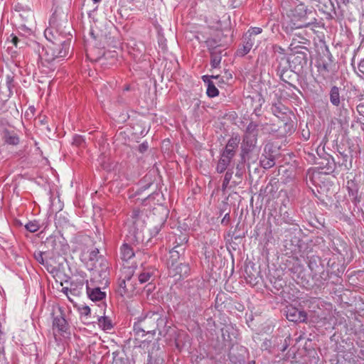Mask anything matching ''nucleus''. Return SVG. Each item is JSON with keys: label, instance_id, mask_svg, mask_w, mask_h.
I'll list each match as a JSON object with an SVG mask.
<instances>
[{"label": "nucleus", "instance_id": "nucleus-1", "mask_svg": "<svg viewBox=\"0 0 364 364\" xmlns=\"http://www.w3.org/2000/svg\"><path fill=\"white\" fill-rule=\"evenodd\" d=\"M289 20L282 23V28L287 33L295 29L308 27L316 22V11L309 9L304 4H299L290 11Z\"/></svg>", "mask_w": 364, "mask_h": 364}, {"label": "nucleus", "instance_id": "nucleus-2", "mask_svg": "<svg viewBox=\"0 0 364 364\" xmlns=\"http://www.w3.org/2000/svg\"><path fill=\"white\" fill-rule=\"evenodd\" d=\"M160 316L156 313H151L146 316L139 319L134 325V331L138 338L135 339V346L142 348L149 347V341L147 339L139 340V337L146 335L153 336L157 327V321Z\"/></svg>", "mask_w": 364, "mask_h": 364}, {"label": "nucleus", "instance_id": "nucleus-3", "mask_svg": "<svg viewBox=\"0 0 364 364\" xmlns=\"http://www.w3.org/2000/svg\"><path fill=\"white\" fill-rule=\"evenodd\" d=\"M69 48L70 43H48L40 55L42 64L48 66L55 60L65 58L68 54Z\"/></svg>", "mask_w": 364, "mask_h": 364}, {"label": "nucleus", "instance_id": "nucleus-4", "mask_svg": "<svg viewBox=\"0 0 364 364\" xmlns=\"http://www.w3.org/2000/svg\"><path fill=\"white\" fill-rule=\"evenodd\" d=\"M117 292L124 298H131L137 294L136 283L133 277V269L131 268H124V272L119 279Z\"/></svg>", "mask_w": 364, "mask_h": 364}, {"label": "nucleus", "instance_id": "nucleus-5", "mask_svg": "<svg viewBox=\"0 0 364 364\" xmlns=\"http://www.w3.org/2000/svg\"><path fill=\"white\" fill-rule=\"evenodd\" d=\"M44 36L48 43L57 42L58 43H70L65 39L64 36L58 33V31L52 26V20L50 21V26L44 31Z\"/></svg>", "mask_w": 364, "mask_h": 364}, {"label": "nucleus", "instance_id": "nucleus-6", "mask_svg": "<svg viewBox=\"0 0 364 364\" xmlns=\"http://www.w3.org/2000/svg\"><path fill=\"white\" fill-rule=\"evenodd\" d=\"M68 330V323L65 318L60 314L53 318V335L57 340V336H62Z\"/></svg>", "mask_w": 364, "mask_h": 364}, {"label": "nucleus", "instance_id": "nucleus-7", "mask_svg": "<svg viewBox=\"0 0 364 364\" xmlns=\"http://www.w3.org/2000/svg\"><path fill=\"white\" fill-rule=\"evenodd\" d=\"M96 284L87 282V294L92 301H102L105 299L106 294L101 290V287Z\"/></svg>", "mask_w": 364, "mask_h": 364}, {"label": "nucleus", "instance_id": "nucleus-8", "mask_svg": "<svg viewBox=\"0 0 364 364\" xmlns=\"http://www.w3.org/2000/svg\"><path fill=\"white\" fill-rule=\"evenodd\" d=\"M287 318L292 322H304L306 320V314L303 311L293 306H289L286 311Z\"/></svg>", "mask_w": 364, "mask_h": 364}, {"label": "nucleus", "instance_id": "nucleus-9", "mask_svg": "<svg viewBox=\"0 0 364 364\" xmlns=\"http://www.w3.org/2000/svg\"><path fill=\"white\" fill-rule=\"evenodd\" d=\"M107 267L105 266L101 270H94L92 278L89 282L96 284L97 285H106L107 284Z\"/></svg>", "mask_w": 364, "mask_h": 364}, {"label": "nucleus", "instance_id": "nucleus-10", "mask_svg": "<svg viewBox=\"0 0 364 364\" xmlns=\"http://www.w3.org/2000/svg\"><path fill=\"white\" fill-rule=\"evenodd\" d=\"M240 142V137L239 136H237V135L232 136L228 141L225 148L222 153L233 158L235 154V151L238 148V145H239Z\"/></svg>", "mask_w": 364, "mask_h": 364}, {"label": "nucleus", "instance_id": "nucleus-11", "mask_svg": "<svg viewBox=\"0 0 364 364\" xmlns=\"http://www.w3.org/2000/svg\"><path fill=\"white\" fill-rule=\"evenodd\" d=\"M257 143V136L252 135H245L242 144V151L244 154H247L250 151Z\"/></svg>", "mask_w": 364, "mask_h": 364}, {"label": "nucleus", "instance_id": "nucleus-12", "mask_svg": "<svg viewBox=\"0 0 364 364\" xmlns=\"http://www.w3.org/2000/svg\"><path fill=\"white\" fill-rule=\"evenodd\" d=\"M271 110L274 115L281 119H284L289 111L288 108L283 105L281 102L272 105Z\"/></svg>", "mask_w": 364, "mask_h": 364}, {"label": "nucleus", "instance_id": "nucleus-13", "mask_svg": "<svg viewBox=\"0 0 364 364\" xmlns=\"http://www.w3.org/2000/svg\"><path fill=\"white\" fill-rule=\"evenodd\" d=\"M232 159V157L221 153L220 159L216 166L217 171L218 173L224 172L230 164Z\"/></svg>", "mask_w": 364, "mask_h": 364}, {"label": "nucleus", "instance_id": "nucleus-14", "mask_svg": "<svg viewBox=\"0 0 364 364\" xmlns=\"http://www.w3.org/2000/svg\"><path fill=\"white\" fill-rule=\"evenodd\" d=\"M134 256L133 249L127 244L121 247V257L124 261H128Z\"/></svg>", "mask_w": 364, "mask_h": 364}, {"label": "nucleus", "instance_id": "nucleus-15", "mask_svg": "<svg viewBox=\"0 0 364 364\" xmlns=\"http://www.w3.org/2000/svg\"><path fill=\"white\" fill-rule=\"evenodd\" d=\"M307 41L308 40L304 36L301 35L300 33H295L292 38V41L290 44V48L291 50H293L299 46L297 45L298 43L306 44Z\"/></svg>", "mask_w": 364, "mask_h": 364}, {"label": "nucleus", "instance_id": "nucleus-16", "mask_svg": "<svg viewBox=\"0 0 364 364\" xmlns=\"http://www.w3.org/2000/svg\"><path fill=\"white\" fill-rule=\"evenodd\" d=\"M330 101L335 106H338L340 104L339 90L336 86H333L331 90Z\"/></svg>", "mask_w": 364, "mask_h": 364}, {"label": "nucleus", "instance_id": "nucleus-17", "mask_svg": "<svg viewBox=\"0 0 364 364\" xmlns=\"http://www.w3.org/2000/svg\"><path fill=\"white\" fill-rule=\"evenodd\" d=\"M153 273L154 270L151 269L144 270L138 276L139 282L141 284H144L149 282L150 278L152 277Z\"/></svg>", "mask_w": 364, "mask_h": 364}, {"label": "nucleus", "instance_id": "nucleus-18", "mask_svg": "<svg viewBox=\"0 0 364 364\" xmlns=\"http://www.w3.org/2000/svg\"><path fill=\"white\" fill-rule=\"evenodd\" d=\"M98 325L103 330H110L112 327L110 320L104 316L98 318Z\"/></svg>", "mask_w": 364, "mask_h": 364}, {"label": "nucleus", "instance_id": "nucleus-19", "mask_svg": "<svg viewBox=\"0 0 364 364\" xmlns=\"http://www.w3.org/2000/svg\"><path fill=\"white\" fill-rule=\"evenodd\" d=\"M5 141L11 145H16L19 142V139L16 134H11L9 132H6L4 135Z\"/></svg>", "mask_w": 364, "mask_h": 364}, {"label": "nucleus", "instance_id": "nucleus-20", "mask_svg": "<svg viewBox=\"0 0 364 364\" xmlns=\"http://www.w3.org/2000/svg\"><path fill=\"white\" fill-rule=\"evenodd\" d=\"M260 164L264 168H269L274 166L275 162L273 157L262 156L260 159Z\"/></svg>", "mask_w": 364, "mask_h": 364}, {"label": "nucleus", "instance_id": "nucleus-21", "mask_svg": "<svg viewBox=\"0 0 364 364\" xmlns=\"http://www.w3.org/2000/svg\"><path fill=\"white\" fill-rule=\"evenodd\" d=\"M206 93L208 97H214L218 95L219 91L213 82H209Z\"/></svg>", "mask_w": 364, "mask_h": 364}, {"label": "nucleus", "instance_id": "nucleus-22", "mask_svg": "<svg viewBox=\"0 0 364 364\" xmlns=\"http://www.w3.org/2000/svg\"><path fill=\"white\" fill-rule=\"evenodd\" d=\"M25 228L27 230H28L31 232H36L39 230L40 225L37 221L34 220L28 222L25 225Z\"/></svg>", "mask_w": 364, "mask_h": 364}, {"label": "nucleus", "instance_id": "nucleus-23", "mask_svg": "<svg viewBox=\"0 0 364 364\" xmlns=\"http://www.w3.org/2000/svg\"><path fill=\"white\" fill-rule=\"evenodd\" d=\"M232 174H233L232 171H228L226 172L225 177H224L223 182V185H222L223 191H225L228 188V184L230 181V180L232 179Z\"/></svg>", "mask_w": 364, "mask_h": 364}, {"label": "nucleus", "instance_id": "nucleus-24", "mask_svg": "<svg viewBox=\"0 0 364 364\" xmlns=\"http://www.w3.org/2000/svg\"><path fill=\"white\" fill-rule=\"evenodd\" d=\"M245 135H252L257 136V124L253 122L250 123L247 127Z\"/></svg>", "mask_w": 364, "mask_h": 364}, {"label": "nucleus", "instance_id": "nucleus-25", "mask_svg": "<svg viewBox=\"0 0 364 364\" xmlns=\"http://www.w3.org/2000/svg\"><path fill=\"white\" fill-rule=\"evenodd\" d=\"M221 62V56L218 55H212L211 57V66L214 68H218Z\"/></svg>", "mask_w": 364, "mask_h": 364}, {"label": "nucleus", "instance_id": "nucleus-26", "mask_svg": "<svg viewBox=\"0 0 364 364\" xmlns=\"http://www.w3.org/2000/svg\"><path fill=\"white\" fill-rule=\"evenodd\" d=\"M262 32V29L259 27H252V28H250L247 33V36H250V37H255L256 35H258L259 33H261Z\"/></svg>", "mask_w": 364, "mask_h": 364}, {"label": "nucleus", "instance_id": "nucleus-27", "mask_svg": "<svg viewBox=\"0 0 364 364\" xmlns=\"http://www.w3.org/2000/svg\"><path fill=\"white\" fill-rule=\"evenodd\" d=\"M80 315L87 316L90 314V308L88 306H82L79 308Z\"/></svg>", "mask_w": 364, "mask_h": 364}, {"label": "nucleus", "instance_id": "nucleus-28", "mask_svg": "<svg viewBox=\"0 0 364 364\" xmlns=\"http://www.w3.org/2000/svg\"><path fill=\"white\" fill-rule=\"evenodd\" d=\"M73 143L77 146H81L84 143V139L80 136H75L74 137Z\"/></svg>", "mask_w": 364, "mask_h": 364}, {"label": "nucleus", "instance_id": "nucleus-29", "mask_svg": "<svg viewBox=\"0 0 364 364\" xmlns=\"http://www.w3.org/2000/svg\"><path fill=\"white\" fill-rule=\"evenodd\" d=\"M255 37L247 36V33H246L245 36V41L244 43H251V47L252 48L255 44Z\"/></svg>", "mask_w": 364, "mask_h": 364}, {"label": "nucleus", "instance_id": "nucleus-30", "mask_svg": "<svg viewBox=\"0 0 364 364\" xmlns=\"http://www.w3.org/2000/svg\"><path fill=\"white\" fill-rule=\"evenodd\" d=\"M251 49V43H244L242 55L248 53Z\"/></svg>", "mask_w": 364, "mask_h": 364}, {"label": "nucleus", "instance_id": "nucleus-31", "mask_svg": "<svg viewBox=\"0 0 364 364\" xmlns=\"http://www.w3.org/2000/svg\"><path fill=\"white\" fill-rule=\"evenodd\" d=\"M36 259L41 264H44L43 255L41 252L35 254Z\"/></svg>", "mask_w": 364, "mask_h": 364}, {"label": "nucleus", "instance_id": "nucleus-32", "mask_svg": "<svg viewBox=\"0 0 364 364\" xmlns=\"http://www.w3.org/2000/svg\"><path fill=\"white\" fill-rule=\"evenodd\" d=\"M148 149V144L147 143H142L139 146V150L140 152L143 153L145 151H146Z\"/></svg>", "mask_w": 364, "mask_h": 364}, {"label": "nucleus", "instance_id": "nucleus-33", "mask_svg": "<svg viewBox=\"0 0 364 364\" xmlns=\"http://www.w3.org/2000/svg\"><path fill=\"white\" fill-rule=\"evenodd\" d=\"M358 70L360 73L364 74V59L359 63Z\"/></svg>", "mask_w": 364, "mask_h": 364}, {"label": "nucleus", "instance_id": "nucleus-34", "mask_svg": "<svg viewBox=\"0 0 364 364\" xmlns=\"http://www.w3.org/2000/svg\"><path fill=\"white\" fill-rule=\"evenodd\" d=\"M274 50H275V52H278L279 53H284V50L282 47L277 46L274 47Z\"/></svg>", "mask_w": 364, "mask_h": 364}, {"label": "nucleus", "instance_id": "nucleus-35", "mask_svg": "<svg viewBox=\"0 0 364 364\" xmlns=\"http://www.w3.org/2000/svg\"><path fill=\"white\" fill-rule=\"evenodd\" d=\"M11 42H12V43H13L16 47H17V46H18V38L16 36H13V37H12V39H11Z\"/></svg>", "mask_w": 364, "mask_h": 364}, {"label": "nucleus", "instance_id": "nucleus-36", "mask_svg": "<svg viewBox=\"0 0 364 364\" xmlns=\"http://www.w3.org/2000/svg\"><path fill=\"white\" fill-rule=\"evenodd\" d=\"M160 230H161V227H159H159H156V228L153 230V231L151 232V234H152L154 236H155V235H156L159 232Z\"/></svg>", "mask_w": 364, "mask_h": 364}, {"label": "nucleus", "instance_id": "nucleus-37", "mask_svg": "<svg viewBox=\"0 0 364 364\" xmlns=\"http://www.w3.org/2000/svg\"><path fill=\"white\" fill-rule=\"evenodd\" d=\"M98 253V250H94L92 252V255H93L94 256H96V255Z\"/></svg>", "mask_w": 364, "mask_h": 364}, {"label": "nucleus", "instance_id": "nucleus-38", "mask_svg": "<svg viewBox=\"0 0 364 364\" xmlns=\"http://www.w3.org/2000/svg\"><path fill=\"white\" fill-rule=\"evenodd\" d=\"M323 68L325 70H327L328 71V68L326 65H323Z\"/></svg>", "mask_w": 364, "mask_h": 364}, {"label": "nucleus", "instance_id": "nucleus-39", "mask_svg": "<svg viewBox=\"0 0 364 364\" xmlns=\"http://www.w3.org/2000/svg\"><path fill=\"white\" fill-rule=\"evenodd\" d=\"M95 3L99 2L100 0H92Z\"/></svg>", "mask_w": 364, "mask_h": 364}]
</instances>
